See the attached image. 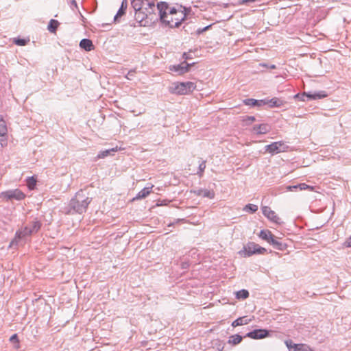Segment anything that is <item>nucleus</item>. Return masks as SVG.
Returning a JSON list of instances; mask_svg holds the SVG:
<instances>
[{"label":"nucleus","mask_w":351,"mask_h":351,"mask_svg":"<svg viewBox=\"0 0 351 351\" xmlns=\"http://www.w3.org/2000/svg\"><path fill=\"white\" fill-rule=\"evenodd\" d=\"M195 63H187L186 61L182 62V63L170 66L169 70L177 73L178 75H182L186 72H188L191 66H193Z\"/></svg>","instance_id":"nucleus-8"},{"label":"nucleus","mask_w":351,"mask_h":351,"mask_svg":"<svg viewBox=\"0 0 351 351\" xmlns=\"http://www.w3.org/2000/svg\"><path fill=\"white\" fill-rule=\"evenodd\" d=\"M288 146L282 141H277L265 146V152L271 154L287 151Z\"/></svg>","instance_id":"nucleus-7"},{"label":"nucleus","mask_w":351,"mask_h":351,"mask_svg":"<svg viewBox=\"0 0 351 351\" xmlns=\"http://www.w3.org/2000/svg\"><path fill=\"white\" fill-rule=\"evenodd\" d=\"M136 73V70L135 69H132V70H130L129 71V72L128 73L127 75H126V77L128 79V80H132V77L133 76H134V74Z\"/></svg>","instance_id":"nucleus-37"},{"label":"nucleus","mask_w":351,"mask_h":351,"mask_svg":"<svg viewBox=\"0 0 351 351\" xmlns=\"http://www.w3.org/2000/svg\"><path fill=\"white\" fill-rule=\"evenodd\" d=\"M127 5H128L127 0H123L122 1L121 7L119 9L117 14L114 17V22L119 21L118 19L125 14V10H126V8H127Z\"/></svg>","instance_id":"nucleus-18"},{"label":"nucleus","mask_w":351,"mask_h":351,"mask_svg":"<svg viewBox=\"0 0 351 351\" xmlns=\"http://www.w3.org/2000/svg\"><path fill=\"white\" fill-rule=\"evenodd\" d=\"M157 10V6L156 7L155 3H154V5L144 7V11L145 12V14L149 21V22L155 23L160 20V14L157 15L155 12Z\"/></svg>","instance_id":"nucleus-10"},{"label":"nucleus","mask_w":351,"mask_h":351,"mask_svg":"<svg viewBox=\"0 0 351 351\" xmlns=\"http://www.w3.org/2000/svg\"><path fill=\"white\" fill-rule=\"evenodd\" d=\"M153 186L151 187H145L142 189L133 199H140L146 197L150 193Z\"/></svg>","instance_id":"nucleus-22"},{"label":"nucleus","mask_w":351,"mask_h":351,"mask_svg":"<svg viewBox=\"0 0 351 351\" xmlns=\"http://www.w3.org/2000/svg\"><path fill=\"white\" fill-rule=\"evenodd\" d=\"M117 151V148H112V149H106V150H104V151H101L100 152V153L98 154V158H104L105 157H106L107 156L110 155L111 152H114Z\"/></svg>","instance_id":"nucleus-30"},{"label":"nucleus","mask_w":351,"mask_h":351,"mask_svg":"<svg viewBox=\"0 0 351 351\" xmlns=\"http://www.w3.org/2000/svg\"><path fill=\"white\" fill-rule=\"evenodd\" d=\"M345 245L346 247H351V236L347 239Z\"/></svg>","instance_id":"nucleus-44"},{"label":"nucleus","mask_w":351,"mask_h":351,"mask_svg":"<svg viewBox=\"0 0 351 351\" xmlns=\"http://www.w3.org/2000/svg\"><path fill=\"white\" fill-rule=\"evenodd\" d=\"M203 32H204L202 30V28H199V29H197V34H202V33H203Z\"/></svg>","instance_id":"nucleus-48"},{"label":"nucleus","mask_w":351,"mask_h":351,"mask_svg":"<svg viewBox=\"0 0 351 351\" xmlns=\"http://www.w3.org/2000/svg\"><path fill=\"white\" fill-rule=\"evenodd\" d=\"M243 121L244 122H245L246 125H249L251 123L255 121H256V118L254 116H246L245 117H244Z\"/></svg>","instance_id":"nucleus-34"},{"label":"nucleus","mask_w":351,"mask_h":351,"mask_svg":"<svg viewBox=\"0 0 351 351\" xmlns=\"http://www.w3.org/2000/svg\"><path fill=\"white\" fill-rule=\"evenodd\" d=\"M157 10L160 14V21L171 28L178 27L186 19V12L189 11L182 6H180L179 9L169 8L167 3L163 1L157 3Z\"/></svg>","instance_id":"nucleus-1"},{"label":"nucleus","mask_w":351,"mask_h":351,"mask_svg":"<svg viewBox=\"0 0 351 351\" xmlns=\"http://www.w3.org/2000/svg\"><path fill=\"white\" fill-rule=\"evenodd\" d=\"M293 351H309L311 349L308 346L304 344H293Z\"/></svg>","instance_id":"nucleus-28"},{"label":"nucleus","mask_w":351,"mask_h":351,"mask_svg":"<svg viewBox=\"0 0 351 351\" xmlns=\"http://www.w3.org/2000/svg\"><path fill=\"white\" fill-rule=\"evenodd\" d=\"M14 43L19 46H25L27 41L25 39L22 38H15Z\"/></svg>","instance_id":"nucleus-33"},{"label":"nucleus","mask_w":351,"mask_h":351,"mask_svg":"<svg viewBox=\"0 0 351 351\" xmlns=\"http://www.w3.org/2000/svg\"><path fill=\"white\" fill-rule=\"evenodd\" d=\"M236 296L238 299H246L249 297V292L245 289H242L237 292Z\"/></svg>","instance_id":"nucleus-29"},{"label":"nucleus","mask_w":351,"mask_h":351,"mask_svg":"<svg viewBox=\"0 0 351 351\" xmlns=\"http://www.w3.org/2000/svg\"><path fill=\"white\" fill-rule=\"evenodd\" d=\"M60 23L55 19H51L47 27V29L51 33H56Z\"/></svg>","instance_id":"nucleus-24"},{"label":"nucleus","mask_w":351,"mask_h":351,"mask_svg":"<svg viewBox=\"0 0 351 351\" xmlns=\"http://www.w3.org/2000/svg\"><path fill=\"white\" fill-rule=\"evenodd\" d=\"M298 186L299 187V189L301 190V191L302 190H306V189H311V190L313 189L312 186H311L309 185H307L305 183L299 184H298Z\"/></svg>","instance_id":"nucleus-36"},{"label":"nucleus","mask_w":351,"mask_h":351,"mask_svg":"<svg viewBox=\"0 0 351 351\" xmlns=\"http://www.w3.org/2000/svg\"><path fill=\"white\" fill-rule=\"evenodd\" d=\"M253 130L258 134H267L269 131V127L267 124L255 125L253 127Z\"/></svg>","instance_id":"nucleus-15"},{"label":"nucleus","mask_w":351,"mask_h":351,"mask_svg":"<svg viewBox=\"0 0 351 351\" xmlns=\"http://www.w3.org/2000/svg\"><path fill=\"white\" fill-rule=\"evenodd\" d=\"M196 88L195 83L192 82L173 83L169 87L170 93L176 95H186L191 93Z\"/></svg>","instance_id":"nucleus-4"},{"label":"nucleus","mask_w":351,"mask_h":351,"mask_svg":"<svg viewBox=\"0 0 351 351\" xmlns=\"http://www.w3.org/2000/svg\"><path fill=\"white\" fill-rule=\"evenodd\" d=\"M132 6L135 11L144 10L145 5L147 6L154 5V1L149 0H132L131 2Z\"/></svg>","instance_id":"nucleus-11"},{"label":"nucleus","mask_w":351,"mask_h":351,"mask_svg":"<svg viewBox=\"0 0 351 351\" xmlns=\"http://www.w3.org/2000/svg\"><path fill=\"white\" fill-rule=\"evenodd\" d=\"M26 184L29 189L33 190L36 184V180L33 177H29L26 180Z\"/></svg>","instance_id":"nucleus-27"},{"label":"nucleus","mask_w":351,"mask_h":351,"mask_svg":"<svg viewBox=\"0 0 351 351\" xmlns=\"http://www.w3.org/2000/svg\"><path fill=\"white\" fill-rule=\"evenodd\" d=\"M286 188H287V191H293L294 190L299 189L298 185L287 186Z\"/></svg>","instance_id":"nucleus-42"},{"label":"nucleus","mask_w":351,"mask_h":351,"mask_svg":"<svg viewBox=\"0 0 351 351\" xmlns=\"http://www.w3.org/2000/svg\"><path fill=\"white\" fill-rule=\"evenodd\" d=\"M304 95L308 97L309 99H319L326 97V94L324 91H321L317 93H304Z\"/></svg>","instance_id":"nucleus-21"},{"label":"nucleus","mask_w":351,"mask_h":351,"mask_svg":"<svg viewBox=\"0 0 351 351\" xmlns=\"http://www.w3.org/2000/svg\"><path fill=\"white\" fill-rule=\"evenodd\" d=\"M10 341L12 342H16V343H19V340L17 334H14L13 335H12L11 337L10 338Z\"/></svg>","instance_id":"nucleus-39"},{"label":"nucleus","mask_w":351,"mask_h":351,"mask_svg":"<svg viewBox=\"0 0 351 351\" xmlns=\"http://www.w3.org/2000/svg\"><path fill=\"white\" fill-rule=\"evenodd\" d=\"M259 237L262 239L267 241L269 243H271V240L275 236L272 234L271 231L268 230H263L260 232Z\"/></svg>","instance_id":"nucleus-19"},{"label":"nucleus","mask_w":351,"mask_h":351,"mask_svg":"<svg viewBox=\"0 0 351 351\" xmlns=\"http://www.w3.org/2000/svg\"><path fill=\"white\" fill-rule=\"evenodd\" d=\"M197 195L207 197L209 199H213L215 197V192L213 190L208 189H199L195 191Z\"/></svg>","instance_id":"nucleus-16"},{"label":"nucleus","mask_w":351,"mask_h":351,"mask_svg":"<svg viewBox=\"0 0 351 351\" xmlns=\"http://www.w3.org/2000/svg\"><path fill=\"white\" fill-rule=\"evenodd\" d=\"M259 65L261 66L269 68L270 69H276V66L275 64H269V65H268V64H267L265 63H261Z\"/></svg>","instance_id":"nucleus-38"},{"label":"nucleus","mask_w":351,"mask_h":351,"mask_svg":"<svg viewBox=\"0 0 351 351\" xmlns=\"http://www.w3.org/2000/svg\"><path fill=\"white\" fill-rule=\"evenodd\" d=\"M71 5H74L76 8H77V5L75 0H70Z\"/></svg>","instance_id":"nucleus-45"},{"label":"nucleus","mask_w":351,"mask_h":351,"mask_svg":"<svg viewBox=\"0 0 351 351\" xmlns=\"http://www.w3.org/2000/svg\"><path fill=\"white\" fill-rule=\"evenodd\" d=\"M269 336V331L266 329H256L246 334L245 337H250L253 339H264Z\"/></svg>","instance_id":"nucleus-9"},{"label":"nucleus","mask_w":351,"mask_h":351,"mask_svg":"<svg viewBox=\"0 0 351 351\" xmlns=\"http://www.w3.org/2000/svg\"><path fill=\"white\" fill-rule=\"evenodd\" d=\"M267 252V250L259 245L254 243L249 242L244 245L243 249L239 252V254L243 257H249L255 254H263Z\"/></svg>","instance_id":"nucleus-5"},{"label":"nucleus","mask_w":351,"mask_h":351,"mask_svg":"<svg viewBox=\"0 0 351 351\" xmlns=\"http://www.w3.org/2000/svg\"><path fill=\"white\" fill-rule=\"evenodd\" d=\"M0 141H1V146H4V145H5V144H6V141H5V139L0 138Z\"/></svg>","instance_id":"nucleus-46"},{"label":"nucleus","mask_w":351,"mask_h":351,"mask_svg":"<svg viewBox=\"0 0 351 351\" xmlns=\"http://www.w3.org/2000/svg\"><path fill=\"white\" fill-rule=\"evenodd\" d=\"M243 337L239 335H234L230 337L228 343L232 345H237L242 341Z\"/></svg>","instance_id":"nucleus-26"},{"label":"nucleus","mask_w":351,"mask_h":351,"mask_svg":"<svg viewBox=\"0 0 351 351\" xmlns=\"http://www.w3.org/2000/svg\"><path fill=\"white\" fill-rule=\"evenodd\" d=\"M135 19L141 26H147L151 23L145 14L144 10L135 11Z\"/></svg>","instance_id":"nucleus-12"},{"label":"nucleus","mask_w":351,"mask_h":351,"mask_svg":"<svg viewBox=\"0 0 351 351\" xmlns=\"http://www.w3.org/2000/svg\"><path fill=\"white\" fill-rule=\"evenodd\" d=\"M0 197L3 198L6 201L17 200L21 201L25 197V194L20 189H16L3 191L0 194Z\"/></svg>","instance_id":"nucleus-6"},{"label":"nucleus","mask_w":351,"mask_h":351,"mask_svg":"<svg viewBox=\"0 0 351 351\" xmlns=\"http://www.w3.org/2000/svg\"><path fill=\"white\" fill-rule=\"evenodd\" d=\"M211 26H212V25H207V26L204 27V28H202V30L204 32H206V30L209 29Z\"/></svg>","instance_id":"nucleus-47"},{"label":"nucleus","mask_w":351,"mask_h":351,"mask_svg":"<svg viewBox=\"0 0 351 351\" xmlns=\"http://www.w3.org/2000/svg\"><path fill=\"white\" fill-rule=\"evenodd\" d=\"M257 104H255V106H262L266 105L265 99L256 100Z\"/></svg>","instance_id":"nucleus-41"},{"label":"nucleus","mask_w":351,"mask_h":351,"mask_svg":"<svg viewBox=\"0 0 351 351\" xmlns=\"http://www.w3.org/2000/svg\"><path fill=\"white\" fill-rule=\"evenodd\" d=\"M41 228V223L39 221L34 220L29 222L24 228L16 232L15 238L12 241L10 246L17 245L21 239H25L33 234L38 232Z\"/></svg>","instance_id":"nucleus-2"},{"label":"nucleus","mask_w":351,"mask_h":351,"mask_svg":"<svg viewBox=\"0 0 351 351\" xmlns=\"http://www.w3.org/2000/svg\"><path fill=\"white\" fill-rule=\"evenodd\" d=\"M243 103L245 105L255 106V104H257L256 99H245L243 100Z\"/></svg>","instance_id":"nucleus-32"},{"label":"nucleus","mask_w":351,"mask_h":351,"mask_svg":"<svg viewBox=\"0 0 351 351\" xmlns=\"http://www.w3.org/2000/svg\"><path fill=\"white\" fill-rule=\"evenodd\" d=\"M257 210H258V206L255 204H247L243 208V210H245L246 212H250L252 213H255L256 211H257Z\"/></svg>","instance_id":"nucleus-31"},{"label":"nucleus","mask_w":351,"mask_h":351,"mask_svg":"<svg viewBox=\"0 0 351 351\" xmlns=\"http://www.w3.org/2000/svg\"><path fill=\"white\" fill-rule=\"evenodd\" d=\"M8 129L5 121L0 117V137H5L7 135Z\"/></svg>","instance_id":"nucleus-25"},{"label":"nucleus","mask_w":351,"mask_h":351,"mask_svg":"<svg viewBox=\"0 0 351 351\" xmlns=\"http://www.w3.org/2000/svg\"><path fill=\"white\" fill-rule=\"evenodd\" d=\"M176 15L173 16V21H175V17H176Z\"/></svg>","instance_id":"nucleus-49"},{"label":"nucleus","mask_w":351,"mask_h":351,"mask_svg":"<svg viewBox=\"0 0 351 351\" xmlns=\"http://www.w3.org/2000/svg\"><path fill=\"white\" fill-rule=\"evenodd\" d=\"M270 244L272 245L274 248L280 251L285 250L287 247V245L285 243L280 241L276 237L273 238Z\"/></svg>","instance_id":"nucleus-14"},{"label":"nucleus","mask_w":351,"mask_h":351,"mask_svg":"<svg viewBox=\"0 0 351 351\" xmlns=\"http://www.w3.org/2000/svg\"><path fill=\"white\" fill-rule=\"evenodd\" d=\"M141 112H138V114H135L136 116L141 114Z\"/></svg>","instance_id":"nucleus-50"},{"label":"nucleus","mask_w":351,"mask_h":351,"mask_svg":"<svg viewBox=\"0 0 351 351\" xmlns=\"http://www.w3.org/2000/svg\"><path fill=\"white\" fill-rule=\"evenodd\" d=\"M182 56H183V58H184L185 60H189V59H191L192 58V57L189 54V53L184 52L183 53Z\"/></svg>","instance_id":"nucleus-43"},{"label":"nucleus","mask_w":351,"mask_h":351,"mask_svg":"<svg viewBox=\"0 0 351 351\" xmlns=\"http://www.w3.org/2000/svg\"><path fill=\"white\" fill-rule=\"evenodd\" d=\"M293 344L294 343H293V341L291 340L286 341V345H287V348H289V351L293 350Z\"/></svg>","instance_id":"nucleus-40"},{"label":"nucleus","mask_w":351,"mask_h":351,"mask_svg":"<svg viewBox=\"0 0 351 351\" xmlns=\"http://www.w3.org/2000/svg\"><path fill=\"white\" fill-rule=\"evenodd\" d=\"M206 168V161H203L202 163L199 165V171L197 174L201 177L202 176V173Z\"/></svg>","instance_id":"nucleus-35"},{"label":"nucleus","mask_w":351,"mask_h":351,"mask_svg":"<svg viewBox=\"0 0 351 351\" xmlns=\"http://www.w3.org/2000/svg\"><path fill=\"white\" fill-rule=\"evenodd\" d=\"M263 215L269 220L276 223H280V219L276 215V213L268 206H263L262 208Z\"/></svg>","instance_id":"nucleus-13"},{"label":"nucleus","mask_w":351,"mask_h":351,"mask_svg":"<svg viewBox=\"0 0 351 351\" xmlns=\"http://www.w3.org/2000/svg\"><path fill=\"white\" fill-rule=\"evenodd\" d=\"M80 47L86 51H90L94 49L92 40L87 38H84L80 41Z\"/></svg>","instance_id":"nucleus-17"},{"label":"nucleus","mask_w":351,"mask_h":351,"mask_svg":"<svg viewBox=\"0 0 351 351\" xmlns=\"http://www.w3.org/2000/svg\"><path fill=\"white\" fill-rule=\"evenodd\" d=\"M91 199V198L86 196L84 192L81 190L71 199L69 203V207L75 213L82 214L86 211Z\"/></svg>","instance_id":"nucleus-3"},{"label":"nucleus","mask_w":351,"mask_h":351,"mask_svg":"<svg viewBox=\"0 0 351 351\" xmlns=\"http://www.w3.org/2000/svg\"><path fill=\"white\" fill-rule=\"evenodd\" d=\"M250 321H251V319H248L245 316V317H239L238 319H237L236 320H234L232 323V326L233 327H237V326H242V325H244V324H247Z\"/></svg>","instance_id":"nucleus-23"},{"label":"nucleus","mask_w":351,"mask_h":351,"mask_svg":"<svg viewBox=\"0 0 351 351\" xmlns=\"http://www.w3.org/2000/svg\"><path fill=\"white\" fill-rule=\"evenodd\" d=\"M265 103L271 108L280 107L282 105V101L277 97H274L271 99H265Z\"/></svg>","instance_id":"nucleus-20"}]
</instances>
